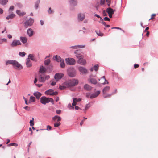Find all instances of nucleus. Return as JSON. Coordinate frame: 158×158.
<instances>
[{
    "mask_svg": "<svg viewBox=\"0 0 158 158\" xmlns=\"http://www.w3.org/2000/svg\"><path fill=\"white\" fill-rule=\"evenodd\" d=\"M6 64L7 65L8 64H12L14 67H16L19 69H23L22 66L16 60H10L6 61Z\"/></svg>",
    "mask_w": 158,
    "mask_h": 158,
    "instance_id": "obj_1",
    "label": "nucleus"
},
{
    "mask_svg": "<svg viewBox=\"0 0 158 158\" xmlns=\"http://www.w3.org/2000/svg\"><path fill=\"white\" fill-rule=\"evenodd\" d=\"M78 83L79 81L77 79H73L66 81L64 83L66 86L69 87L76 86Z\"/></svg>",
    "mask_w": 158,
    "mask_h": 158,
    "instance_id": "obj_2",
    "label": "nucleus"
},
{
    "mask_svg": "<svg viewBox=\"0 0 158 158\" xmlns=\"http://www.w3.org/2000/svg\"><path fill=\"white\" fill-rule=\"evenodd\" d=\"M68 73L69 76L71 77H74L76 74L75 71L73 68L69 69L68 70Z\"/></svg>",
    "mask_w": 158,
    "mask_h": 158,
    "instance_id": "obj_3",
    "label": "nucleus"
},
{
    "mask_svg": "<svg viewBox=\"0 0 158 158\" xmlns=\"http://www.w3.org/2000/svg\"><path fill=\"white\" fill-rule=\"evenodd\" d=\"M66 62L67 64L69 65H73L75 64V61L73 59L69 58L66 59Z\"/></svg>",
    "mask_w": 158,
    "mask_h": 158,
    "instance_id": "obj_4",
    "label": "nucleus"
},
{
    "mask_svg": "<svg viewBox=\"0 0 158 158\" xmlns=\"http://www.w3.org/2000/svg\"><path fill=\"white\" fill-rule=\"evenodd\" d=\"M48 98H46L44 96L40 98V102L43 104L45 105L49 102Z\"/></svg>",
    "mask_w": 158,
    "mask_h": 158,
    "instance_id": "obj_5",
    "label": "nucleus"
},
{
    "mask_svg": "<svg viewBox=\"0 0 158 158\" xmlns=\"http://www.w3.org/2000/svg\"><path fill=\"white\" fill-rule=\"evenodd\" d=\"M45 94L47 95H56L58 94V92L56 91L53 92V90L52 89H49L46 91L45 92Z\"/></svg>",
    "mask_w": 158,
    "mask_h": 158,
    "instance_id": "obj_6",
    "label": "nucleus"
},
{
    "mask_svg": "<svg viewBox=\"0 0 158 158\" xmlns=\"http://www.w3.org/2000/svg\"><path fill=\"white\" fill-rule=\"evenodd\" d=\"M34 22L33 19L30 18L29 20L26 21L25 23V26L26 27H27L28 26H31Z\"/></svg>",
    "mask_w": 158,
    "mask_h": 158,
    "instance_id": "obj_7",
    "label": "nucleus"
},
{
    "mask_svg": "<svg viewBox=\"0 0 158 158\" xmlns=\"http://www.w3.org/2000/svg\"><path fill=\"white\" fill-rule=\"evenodd\" d=\"M64 75L63 73H57L55 74L54 78L57 81H58L63 77Z\"/></svg>",
    "mask_w": 158,
    "mask_h": 158,
    "instance_id": "obj_8",
    "label": "nucleus"
},
{
    "mask_svg": "<svg viewBox=\"0 0 158 158\" xmlns=\"http://www.w3.org/2000/svg\"><path fill=\"white\" fill-rule=\"evenodd\" d=\"M21 43L19 40H14L11 44V46L13 47L21 45Z\"/></svg>",
    "mask_w": 158,
    "mask_h": 158,
    "instance_id": "obj_9",
    "label": "nucleus"
},
{
    "mask_svg": "<svg viewBox=\"0 0 158 158\" xmlns=\"http://www.w3.org/2000/svg\"><path fill=\"white\" fill-rule=\"evenodd\" d=\"M78 69L80 72L82 74H86L87 73V69L82 67H80L78 68Z\"/></svg>",
    "mask_w": 158,
    "mask_h": 158,
    "instance_id": "obj_10",
    "label": "nucleus"
},
{
    "mask_svg": "<svg viewBox=\"0 0 158 158\" xmlns=\"http://www.w3.org/2000/svg\"><path fill=\"white\" fill-rule=\"evenodd\" d=\"M73 102L72 104V105L73 106H75L77 104V102H80L81 101V98H79L78 99H77L76 98H73Z\"/></svg>",
    "mask_w": 158,
    "mask_h": 158,
    "instance_id": "obj_11",
    "label": "nucleus"
},
{
    "mask_svg": "<svg viewBox=\"0 0 158 158\" xmlns=\"http://www.w3.org/2000/svg\"><path fill=\"white\" fill-rule=\"evenodd\" d=\"M100 91H97L95 93L91 94L90 96L91 98H93L96 97L100 94Z\"/></svg>",
    "mask_w": 158,
    "mask_h": 158,
    "instance_id": "obj_12",
    "label": "nucleus"
},
{
    "mask_svg": "<svg viewBox=\"0 0 158 158\" xmlns=\"http://www.w3.org/2000/svg\"><path fill=\"white\" fill-rule=\"evenodd\" d=\"M77 62L82 65H85L86 64V62L85 60L83 59V58L79 59L78 60Z\"/></svg>",
    "mask_w": 158,
    "mask_h": 158,
    "instance_id": "obj_13",
    "label": "nucleus"
},
{
    "mask_svg": "<svg viewBox=\"0 0 158 158\" xmlns=\"http://www.w3.org/2000/svg\"><path fill=\"white\" fill-rule=\"evenodd\" d=\"M106 11L108 14H113L114 12L115 11V10H114L111 8L109 7L106 10Z\"/></svg>",
    "mask_w": 158,
    "mask_h": 158,
    "instance_id": "obj_14",
    "label": "nucleus"
},
{
    "mask_svg": "<svg viewBox=\"0 0 158 158\" xmlns=\"http://www.w3.org/2000/svg\"><path fill=\"white\" fill-rule=\"evenodd\" d=\"M69 3L71 6H75L77 4V2L75 0H70Z\"/></svg>",
    "mask_w": 158,
    "mask_h": 158,
    "instance_id": "obj_15",
    "label": "nucleus"
},
{
    "mask_svg": "<svg viewBox=\"0 0 158 158\" xmlns=\"http://www.w3.org/2000/svg\"><path fill=\"white\" fill-rule=\"evenodd\" d=\"M26 64L27 67H30L32 66L31 62L28 58L27 59Z\"/></svg>",
    "mask_w": 158,
    "mask_h": 158,
    "instance_id": "obj_16",
    "label": "nucleus"
},
{
    "mask_svg": "<svg viewBox=\"0 0 158 158\" xmlns=\"http://www.w3.org/2000/svg\"><path fill=\"white\" fill-rule=\"evenodd\" d=\"M84 88L87 91H89L92 89V87L87 84H85L84 85Z\"/></svg>",
    "mask_w": 158,
    "mask_h": 158,
    "instance_id": "obj_17",
    "label": "nucleus"
},
{
    "mask_svg": "<svg viewBox=\"0 0 158 158\" xmlns=\"http://www.w3.org/2000/svg\"><path fill=\"white\" fill-rule=\"evenodd\" d=\"M52 119L55 122H56V120H57V122H58L59 121H60L61 120V119L60 117L56 115V116H55L53 117Z\"/></svg>",
    "mask_w": 158,
    "mask_h": 158,
    "instance_id": "obj_18",
    "label": "nucleus"
},
{
    "mask_svg": "<svg viewBox=\"0 0 158 158\" xmlns=\"http://www.w3.org/2000/svg\"><path fill=\"white\" fill-rule=\"evenodd\" d=\"M34 95L36 97L37 99H39L41 96L42 94L40 93L36 92L34 93Z\"/></svg>",
    "mask_w": 158,
    "mask_h": 158,
    "instance_id": "obj_19",
    "label": "nucleus"
},
{
    "mask_svg": "<svg viewBox=\"0 0 158 158\" xmlns=\"http://www.w3.org/2000/svg\"><path fill=\"white\" fill-rule=\"evenodd\" d=\"M85 15L83 14H80L78 15V18L81 20L82 21L85 19Z\"/></svg>",
    "mask_w": 158,
    "mask_h": 158,
    "instance_id": "obj_20",
    "label": "nucleus"
},
{
    "mask_svg": "<svg viewBox=\"0 0 158 158\" xmlns=\"http://www.w3.org/2000/svg\"><path fill=\"white\" fill-rule=\"evenodd\" d=\"M77 50H76L75 52V53L76 54V56L77 57V58L78 59V60L83 58L84 57V56H83L82 55L80 54H77Z\"/></svg>",
    "mask_w": 158,
    "mask_h": 158,
    "instance_id": "obj_21",
    "label": "nucleus"
},
{
    "mask_svg": "<svg viewBox=\"0 0 158 158\" xmlns=\"http://www.w3.org/2000/svg\"><path fill=\"white\" fill-rule=\"evenodd\" d=\"M27 32L29 36L31 37L33 35V32L32 29H28Z\"/></svg>",
    "mask_w": 158,
    "mask_h": 158,
    "instance_id": "obj_22",
    "label": "nucleus"
},
{
    "mask_svg": "<svg viewBox=\"0 0 158 158\" xmlns=\"http://www.w3.org/2000/svg\"><path fill=\"white\" fill-rule=\"evenodd\" d=\"M20 39L22 42L24 44L26 43L27 41V38L25 37H21Z\"/></svg>",
    "mask_w": 158,
    "mask_h": 158,
    "instance_id": "obj_23",
    "label": "nucleus"
},
{
    "mask_svg": "<svg viewBox=\"0 0 158 158\" xmlns=\"http://www.w3.org/2000/svg\"><path fill=\"white\" fill-rule=\"evenodd\" d=\"M101 80H102L104 81H102L101 82V83L103 84H108V83L107 80H106L105 78V77L104 76H103L101 78Z\"/></svg>",
    "mask_w": 158,
    "mask_h": 158,
    "instance_id": "obj_24",
    "label": "nucleus"
},
{
    "mask_svg": "<svg viewBox=\"0 0 158 158\" xmlns=\"http://www.w3.org/2000/svg\"><path fill=\"white\" fill-rule=\"evenodd\" d=\"M110 87L109 86H106L105 87L103 90V94H105L108 91L110 90Z\"/></svg>",
    "mask_w": 158,
    "mask_h": 158,
    "instance_id": "obj_25",
    "label": "nucleus"
},
{
    "mask_svg": "<svg viewBox=\"0 0 158 158\" xmlns=\"http://www.w3.org/2000/svg\"><path fill=\"white\" fill-rule=\"evenodd\" d=\"M16 13L20 16H23L26 14L25 12H21L20 10H16Z\"/></svg>",
    "mask_w": 158,
    "mask_h": 158,
    "instance_id": "obj_26",
    "label": "nucleus"
},
{
    "mask_svg": "<svg viewBox=\"0 0 158 158\" xmlns=\"http://www.w3.org/2000/svg\"><path fill=\"white\" fill-rule=\"evenodd\" d=\"M46 71V69L43 66L40 67V72L41 73H43L45 72Z\"/></svg>",
    "mask_w": 158,
    "mask_h": 158,
    "instance_id": "obj_27",
    "label": "nucleus"
},
{
    "mask_svg": "<svg viewBox=\"0 0 158 158\" xmlns=\"http://www.w3.org/2000/svg\"><path fill=\"white\" fill-rule=\"evenodd\" d=\"M90 82L94 84H96L97 83L96 80L94 78H91L89 80Z\"/></svg>",
    "mask_w": 158,
    "mask_h": 158,
    "instance_id": "obj_28",
    "label": "nucleus"
},
{
    "mask_svg": "<svg viewBox=\"0 0 158 158\" xmlns=\"http://www.w3.org/2000/svg\"><path fill=\"white\" fill-rule=\"evenodd\" d=\"M85 47L84 46H82V45H77L75 46H71L70 47L71 48H73L76 49H77L78 48H83Z\"/></svg>",
    "mask_w": 158,
    "mask_h": 158,
    "instance_id": "obj_29",
    "label": "nucleus"
},
{
    "mask_svg": "<svg viewBox=\"0 0 158 158\" xmlns=\"http://www.w3.org/2000/svg\"><path fill=\"white\" fill-rule=\"evenodd\" d=\"M8 2V0H0V4L2 5H5Z\"/></svg>",
    "mask_w": 158,
    "mask_h": 158,
    "instance_id": "obj_30",
    "label": "nucleus"
},
{
    "mask_svg": "<svg viewBox=\"0 0 158 158\" xmlns=\"http://www.w3.org/2000/svg\"><path fill=\"white\" fill-rule=\"evenodd\" d=\"M15 16V15L14 14H12L6 17V19L8 20L9 19H12L14 18Z\"/></svg>",
    "mask_w": 158,
    "mask_h": 158,
    "instance_id": "obj_31",
    "label": "nucleus"
},
{
    "mask_svg": "<svg viewBox=\"0 0 158 158\" xmlns=\"http://www.w3.org/2000/svg\"><path fill=\"white\" fill-rule=\"evenodd\" d=\"M55 59L58 62H59L61 61L62 60H61V58L57 55L55 56Z\"/></svg>",
    "mask_w": 158,
    "mask_h": 158,
    "instance_id": "obj_32",
    "label": "nucleus"
},
{
    "mask_svg": "<svg viewBox=\"0 0 158 158\" xmlns=\"http://www.w3.org/2000/svg\"><path fill=\"white\" fill-rule=\"evenodd\" d=\"M35 102V98L32 96H31L30 98L29 102Z\"/></svg>",
    "mask_w": 158,
    "mask_h": 158,
    "instance_id": "obj_33",
    "label": "nucleus"
},
{
    "mask_svg": "<svg viewBox=\"0 0 158 158\" xmlns=\"http://www.w3.org/2000/svg\"><path fill=\"white\" fill-rule=\"evenodd\" d=\"M60 65L62 68H64L65 67V64L63 60L60 61Z\"/></svg>",
    "mask_w": 158,
    "mask_h": 158,
    "instance_id": "obj_34",
    "label": "nucleus"
},
{
    "mask_svg": "<svg viewBox=\"0 0 158 158\" xmlns=\"http://www.w3.org/2000/svg\"><path fill=\"white\" fill-rule=\"evenodd\" d=\"M39 81L40 82H44L45 81L44 77H43L40 76V77L39 79Z\"/></svg>",
    "mask_w": 158,
    "mask_h": 158,
    "instance_id": "obj_35",
    "label": "nucleus"
},
{
    "mask_svg": "<svg viewBox=\"0 0 158 158\" xmlns=\"http://www.w3.org/2000/svg\"><path fill=\"white\" fill-rule=\"evenodd\" d=\"M95 31L98 35L100 36H102L103 35V34L100 31Z\"/></svg>",
    "mask_w": 158,
    "mask_h": 158,
    "instance_id": "obj_36",
    "label": "nucleus"
},
{
    "mask_svg": "<svg viewBox=\"0 0 158 158\" xmlns=\"http://www.w3.org/2000/svg\"><path fill=\"white\" fill-rule=\"evenodd\" d=\"M28 58L29 59V58H30L32 60H35V58H34V57L33 55L32 54H30L28 55Z\"/></svg>",
    "mask_w": 158,
    "mask_h": 158,
    "instance_id": "obj_37",
    "label": "nucleus"
},
{
    "mask_svg": "<svg viewBox=\"0 0 158 158\" xmlns=\"http://www.w3.org/2000/svg\"><path fill=\"white\" fill-rule=\"evenodd\" d=\"M111 95V94H107L106 93L105 94H103V97L104 98H110Z\"/></svg>",
    "mask_w": 158,
    "mask_h": 158,
    "instance_id": "obj_38",
    "label": "nucleus"
},
{
    "mask_svg": "<svg viewBox=\"0 0 158 158\" xmlns=\"http://www.w3.org/2000/svg\"><path fill=\"white\" fill-rule=\"evenodd\" d=\"M50 61L48 59L44 61V64L46 65H48L50 63Z\"/></svg>",
    "mask_w": 158,
    "mask_h": 158,
    "instance_id": "obj_39",
    "label": "nucleus"
},
{
    "mask_svg": "<svg viewBox=\"0 0 158 158\" xmlns=\"http://www.w3.org/2000/svg\"><path fill=\"white\" fill-rule=\"evenodd\" d=\"M14 8V6H11L9 9V13L11 12Z\"/></svg>",
    "mask_w": 158,
    "mask_h": 158,
    "instance_id": "obj_40",
    "label": "nucleus"
},
{
    "mask_svg": "<svg viewBox=\"0 0 158 158\" xmlns=\"http://www.w3.org/2000/svg\"><path fill=\"white\" fill-rule=\"evenodd\" d=\"M54 11L53 10H51V7H50L49 9L48 10V12L49 14H51L53 13H54Z\"/></svg>",
    "mask_w": 158,
    "mask_h": 158,
    "instance_id": "obj_41",
    "label": "nucleus"
},
{
    "mask_svg": "<svg viewBox=\"0 0 158 158\" xmlns=\"http://www.w3.org/2000/svg\"><path fill=\"white\" fill-rule=\"evenodd\" d=\"M98 64L95 65L94 67V69L96 71H97L98 70Z\"/></svg>",
    "mask_w": 158,
    "mask_h": 158,
    "instance_id": "obj_42",
    "label": "nucleus"
},
{
    "mask_svg": "<svg viewBox=\"0 0 158 158\" xmlns=\"http://www.w3.org/2000/svg\"><path fill=\"white\" fill-rule=\"evenodd\" d=\"M25 54L26 53L24 52H20L19 53V55L22 57H23L24 56Z\"/></svg>",
    "mask_w": 158,
    "mask_h": 158,
    "instance_id": "obj_43",
    "label": "nucleus"
},
{
    "mask_svg": "<svg viewBox=\"0 0 158 158\" xmlns=\"http://www.w3.org/2000/svg\"><path fill=\"white\" fill-rule=\"evenodd\" d=\"M34 118H33L32 120H31L30 122V125L31 126H32L34 125Z\"/></svg>",
    "mask_w": 158,
    "mask_h": 158,
    "instance_id": "obj_44",
    "label": "nucleus"
},
{
    "mask_svg": "<svg viewBox=\"0 0 158 158\" xmlns=\"http://www.w3.org/2000/svg\"><path fill=\"white\" fill-rule=\"evenodd\" d=\"M60 125V122L58 123H55L54 124V127H56L59 126Z\"/></svg>",
    "mask_w": 158,
    "mask_h": 158,
    "instance_id": "obj_45",
    "label": "nucleus"
},
{
    "mask_svg": "<svg viewBox=\"0 0 158 158\" xmlns=\"http://www.w3.org/2000/svg\"><path fill=\"white\" fill-rule=\"evenodd\" d=\"M39 1H37V2L36 3L35 5V7L36 9H37V8H38V5H39Z\"/></svg>",
    "mask_w": 158,
    "mask_h": 158,
    "instance_id": "obj_46",
    "label": "nucleus"
},
{
    "mask_svg": "<svg viewBox=\"0 0 158 158\" xmlns=\"http://www.w3.org/2000/svg\"><path fill=\"white\" fill-rule=\"evenodd\" d=\"M48 101H49V102H51L52 103H53V102H54V100L52 98H48Z\"/></svg>",
    "mask_w": 158,
    "mask_h": 158,
    "instance_id": "obj_47",
    "label": "nucleus"
},
{
    "mask_svg": "<svg viewBox=\"0 0 158 158\" xmlns=\"http://www.w3.org/2000/svg\"><path fill=\"white\" fill-rule=\"evenodd\" d=\"M52 127L51 126L49 125H48L47 126V129L48 130H50L51 129Z\"/></svg>",
    "mask_w": 158,
    "mask_h": 158,
    "instance_id": "obj_48",
    "label": "nucleus"
},
{
    "mask_svg": "<svg viewBox=\"0 0 158 158\" xmlns=\"http://www.w3.org/2000/svg\"><path fill=\"white\" fill-rule=\"evenodd\" d=\"M105 2V0H101L100 1V4L103 5Z\"/></svg>",
    "mask_w": 158,
    "mask_h": 158,
    "instance_id": "obj_49",
    "label": "nucleus"
},
{
    "mask_svg": "<svg viewBox=\"0 0 158 158\" xmlns=\"http://www.w3.org/2000/svg\"><path fill=\"white\" fill-rule=\"evenodd\" d=\"M156 15L155 14H153L151 15V18L149 20L152 19H153L154 18V17L156 16Z\"/></svg>",
    "mask_w": 158,
    "mask_h": 158,
    "instance_id": "obj_50",
    "label": "nucleus"
},
{
    "mask_svg": "<svg viewBox=\"0 0 158 158\" xmlns=\"http://www.w3.org/2000/svg\"><path fill=\"white\" fill-rule=\"evenodd\" d=\"M24 108L27 110H29L30 109V108L27 106H26L24 107Z\"/></svg>",
    "mask_w": 158,
    "mask_h": 158,
    "instance_id": "obj_51",
    "label": "nucleus"
},
{
    "mask_svg": "<svg viewBox=\"0 0 158 158\" xmlns=\"http://www.w3.org/2000/svg\"><path fill=\"white\" fill-rule=\"evenodd\" d=\"M59 88L60 89L62 90L64 89L65 88V87L63 86H60Z\"/></svg>",
    "mask_w": 158,
    "mask_h": 158,
    "instance_id": "obj_52",
    "label": "nucleus"
},
{
    "mask_svg": "<svg viewBox=\"0 0 158 158\" xmlns=\"http://www.w3.org/2000/svg\"><path fill=\"white\" fill-rule=\"evenodd\" d=\"M16 5L19 8H21L22 6V5L19 3H17Z\"/></svg>",
    "mask_w": 158,
    "mask_h": 158,
    "instance_id": "obj_53",
    "label": "nucleus"
},
{
    "mask_svg": "<svg viewBox=\"0 0 158 158\" xmlns=\"http://www.w3.org/2000/svg\"><path fill=\"white\" fill-rule=\"evenodd\" d=\"M104 20L105 21H110V19L107 17H105L104 18Z\"/></svg>",
    "mask_w": 158,
    "mask_h": 158,
    "instance_id": "obj_54",
    "label": "nucleus"
},
{
    "mask_svg": "<svg viewBox=\"0 0 158 158\" xmlns=\"http://www.w3.org/2000/svg\"><path fill=\"white\" fill-rule=\"evenodd\" d=\"M134 67L135 68H137L139 67V65L138 64H135L134 65Z\"/></svg>",
    "mask_w": 158,
    "mask_h": 158,
    "instance_id": "obj_55",
    "label": "nucleus"
},
{
    "mask_svg": "<svg viewBox=\"0 0 158 158\" xmlns=\"http://www.w3.org/2000/svg\"><path fill=\"white\" fill-rule=\"evenodd\" d=\"M50 78V77L48 75L46 76L45 77H44L45 80H48V79Z\"/></svg>",
    "mask_w": 158,
    "mask_h": 158,
    "instance_id": "obj_56",
    "label": "nucleus"
},
{
    "mask_svg": "<svg viewBox=\"0 0 158 158\" xmlns=\"http://www.w3.org/2000/svg\"><path fill=\"white\" fill-rule=\"evenodd\" d=\"M56 113L58 114H60L61 113V110H56Z\"/></svg>",
    "mask_w": 158,
    "mask_h": 158,
    "instance_id": "obj_57",
    "label": "nucleus"
},
{
    "mask_svg": "<svg viewBox=\"0 0 158 158\" xmlns=\"http://www.w3.org/2000/svg\"><path fill=\"white\" fill-rule=\"evenodd\" d=\"M12 146H17L18 145L17 144L15 143H12Z\"/></svg>",
    "mask_w": 158,
    "mask_h": 158,
    "instance_id": "obj_58",
    "label": "nucleus"
},
{
    "mask_svg": "<svg viewBox=\"0 0 158 158\" xmlns=\"http://www.w3.org/2000/svg\"><path fill=\"white\" fill-rule=\"evenodd\" d=\"M56 82H55L53 81L51 83V85L52 86H54L56 85Z\"/></svg>",
    "mask_w": 158,
    "mask_h": 158,
    "instance_id": "obj_59",
    "label": "nucleus"
},
{
    "mask_svg": "<svg viewBox=\"0 0 158 158\" xmlns=\"http://www.w3.org/2000/svg\"><path fill=\"white\" fill-rule=\"evenodd\" d=\"M3 12V10L0 8V14H2Z\"/></svg>",
    "mask_w": 158,
    "mask_h": 158,
    "instance_id": "obj_60",
    "label": "nucleus"
},
{
    "mask_svg": "<svg viewBox=\"0 0 158 158\" xmlns=\"http://www.w3.org/2000/svg\"><path fill=\"white\" fill-rule=\"evenodd\" d=\"M2 42H7V40L6 39H2Z\"/></svg>",
    "mask_w": 158,
    "mask_h": 158,
    "instance_id": "obj_61",
    "label": "nucleus"
},
{
    "mask_svg": "<svg viewBox=\"0 0 158 158\" xmlns=\"http://www.w3.org/2000/svg\"><path fill=\"white\" fill-rule=\"evenodd\" d=\"M23 98H24V100H25V104L26 105H28V103L27 102L26 99L24 97Z\"/></svg>",
    "mask_w": 158,
    "mask_h": 158,
    "instance_id": "obj_62",
    "label": "nucleus"
},
{
    "mask_svg": "<svg viewBox=\"0 0 158 158\" xmlns=\"http://www.w3.org/2000/svg\"><path fill=\"white\" fill-rule=\"evenodd\" d=\"M7 36L9 39H11L12 38V35L10 34L8 35Z\"/></svg>",
    "mask_w": 158,
    "mask_h": 158,
    "instance_id": "obj_63",
    "label": "nucleus"
},
{
    "mask_svg": "<svg viewBox=\"0 0 158 158\" xmlns=\"http://www.w3.org/2000/svg\"><path fill=\"white\" fill-rule=\"evenodd\" d=\"M40 22L41 25H43L44 24V21L42 20H41L40 21Z\"/></svg>",
    "mask_w": 158,
    "mask_h": 158,
    "instance_id": "obj_64",
    "label": "nucleus"
}]
</instances>
